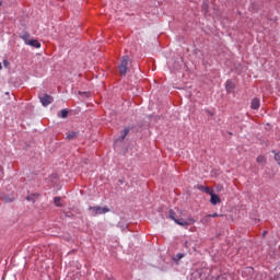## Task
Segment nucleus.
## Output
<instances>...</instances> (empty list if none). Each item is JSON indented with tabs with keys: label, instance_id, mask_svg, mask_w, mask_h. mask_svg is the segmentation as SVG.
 I'll return each instance as SVG.
<instances>
[{
	"label": "nucleus",
	"instance_id": "21",
	"mask_svg": "<svg viewBox=\"0 0 280 280\" xmlns=\"http://www.w3.org/2000/svg\"><path fill=\"white\" fill-rule=\"evenodd\" d=\"M205 8H207V4L203 3V10H205Z\"/></svg>",
	"mask_w": 280,
	"mask_h": 280
},
{
	"label": "nucleus",
	"instance_id": "5",
	"mask_svg": "<svg viewBox=\"0 0 280 280\" xmlns=\"http://www.w3.org/2000/svg\"><path fill=\"white\" fill-rule=\"evenodd\" d=\"M210 202L211 205H220L222 200L220 199V196L215 195L213 190L210 194Z\"/></svg>",
	"mask_w": 280,
	"mask_h": 280
},
{
	"label": "nucleus",
	"instance_id": "11",
	"mask_svg": "<svg viewBox=\"0 0 280 280\" xmlns=\"http://www.w3.org/2000/svg\"><path fill=\"white\" fill-rule=\"evenodd\" d=\"M183 257H185V254L178 253L176 256L173 257V261H175V264H178V261H180Z\"/></svg>",
	"mask_w": 280,
	"mask_h": 280
},
{
	"label": "nucleus",
	"instance_id": "12",
	"mask_svg": "<svg viewBox=\"0 0 280 280\" xmlns=\"http://www.w3.org/2000/svg\"><path fill=\"white\" fill-rule=\"evenodd\" d=\"M59 117H61V119H67V117H69V110L62 109L59 114Z\"/></svg>",
	"mask_w": 280,
	"mask_h": 280
},
{
	"label": "nucleus",
	"instance_id": "9",
	"mask_svg": "<svg viewBox=\"0 0 280 280\" xmlns=\"http://www.w3.org/2000/svg\"><path fill=\"white\" fill-rule=\"evenodd\" d=\"M259 106H260L259 98H253L250 103V108H253V110H259Z\"/></svg>",
	"mask_w": 280,
	"mask_h": 280
},
{
	"label": "nucleus",
	"instance_id": "6",
	"mask_svg": "<svg viewBox=\"0 0 280 280\" xmlns=\"http://www.w3.org/2000/svg\"><path fill=\"white\" fill-rule=\"evenodd\" d=\"M197 189H199V191H203L205 194L211 195L213 189H211L209 186H203V185H198Z\"/></svg>",
	"mask_w": 280,
	"mask_h": 280
},
{
	"label": "nucleus",
	"instance_id": "13",
	"mask_svg": "<svg viewBox=\"0 0 280 280\" xmlns=\"http://www.w3.org/2000/svg\"><path fill=\"white\" fill-rule=\"evenodd\" d=\"M54 202L56 207H62V199L60 197H55Z\"/></svg>",
	"mask_w": 280,
	"mask_h": 280
},
{
	"label": "nucleus",
	"instance_id": "22",
	"mask_svg": "<svg viewBox=\"0 0 280 280\" xmlns=\"http://www.w3.org/2000/svg\"><path fill=\"white\" fill-rule=\"evenodd\" d=\"M0 69H3V67L1 66V63H0Z\"/></svg>",
	"mask_w": 280,
	"mask_h": 280
},
{
	"label": "nucleus",
	"instance_id": "2",
	"mask_svg": "<svg viewBox=\"0 0 280 280\" xmlns=\"http://www.w3.org/2000/svg\"><path fill=\"white\" fill-rule=\"evenodd\" d=\"M89 211L92 215H102V213H108V211H110L108 208L104 207H100V206H94V207H90Z\"/></svg>",
	"mask_w": 280,
	"mask_h": 280
},
{
	"label": "nucleus",
	"instance_id": "10",
	"mask_svg": "<svg viewBox=\"0 0 280 280\" xmlns=\"http://www.w3.org/2000/svg\"><path fill=\"white\" fill-rule=\"evenodd\" d=\"M128 132H130V128L126 127L122 132L121 136L119 137V141H124V139H126V137H128Z\"/></svg>",
	"mask_w": 280,
	"mask_h": 280
},
{
	"label": "nucleus",
	"instance_id": "23",
	"mask_svg": "<svg viewBox=\"0 0 280 280\" xmlns=\"http://www.w3.org/2000/svg\"><path fill=\"white\" fill-rule=\"evenodd\" d=\"M267 232H264L262 235H266Z\"/></svg>",
	"mask_w": 280,
	"mask_h": 280
},
{
	"label": "nucleus",
	"instance_id": "18",
	"mask_svg": "<svg viewBox=\"0 0 280 280\" xmlns=\"http://www.w3.org/2000/svg\"><path fill=\"white\" fill-rule=\"evenodd\" d=\"M221 214H218V212H214L212 214H208V218H220Z\"/></svg>",
	"mask_w": 280,
	"mask_h": 280
},
{
	"label": "nucleus",
	"instance_id": "15",
	"mask_svg": "<svg viewBox=\"0 0 280 280\" xmlns=\"http://www.w3.org/2000/svg\"><path fill=\"white\" fill-rule=\"evenodd\" d=\"M257 163H266V156H264V155H258V156H257Z\"/></svg>",
	"mask_w": 280,
	"mask_h": 280
},
{
	"label": "nucleus",
	"instance_id": "7",
	"mask_svg": "<svg viewBox=\"0 0 280 280\" xmlns=\"http://www.w3.org/2000/svg\"><path fill=\"white\" fill-rule=\"evenodd\" d=\"M26 45H30V47H35V49H40V44L37 39H31L26 42Z\"/></svg>",
	"mask_w": 280,
	"mask_h": 280
},
{
	"label": "nucleus",
	"instance_id": "3",
	"mask_svg": "<svg viewBox=\"0 0 280 280\" xmlns=\"http://www.w3.org/2000/svg\"><path fill=\"white\" fill-rule=\"evenodd\" d=\"M129 58L128 56H124L121 59V62L118 67L119 73H121V75H126V73L128 72V62H129Z\"/></svg>",
	"mask_w": 280,
	"mask_h": 280
},
{
	"label": "nucleus",
	"instance_id": "8",
	"mask_svg": "<svg viewBox=\"0 0 280 280\" xmlns=\"http://www.w3.org/2000/svg\"><path fill=\"white\" fill-rule=\"evenodd\" d=\"M235 89V83H233V81L228 80L225 83V91L228 93H231V91H233Z\"/></svg>",
	"mask_w": 280,
	"mask_h": 280
},
{
	"label": "nucleus",
	"instance_id": "1",
	"mask_svg": "<svg viewBox=\"0 0 280 280\" xmlns=\"http://www.w3.org/2000/svg\"><path fill=\"white\" fill-rule=\"evenodd\" d=\"M168 218L171 220H174L175 224H178L179 226H189V224H194V219L189 218L188 220L185 219H176V212L174 210H170Z\"/></svg>",
	"mask_w": 280,
	"mask_h": 280
},
{
	"label": "nucleus",
	"instance_id": "17",
	"mask_svg": "<svg viewBox=\"0 0 280 280\" xmlns=\"http://www.w3.org/2000/svg\"><path fill=\"white\" fill-rule=\"evenodd\" d=\"M209 218H211V217L206 215L203 219H201V223L207 224V222H209Z\"/></svg>",
	"mask_w": 280,
	"mask_h": 280
},
{
	"label": "nucleus",
	"instance_id": "14",
	"mask_svg": "<svg viewBox=\"0 0 280 280\" xmlns=\"http://www.w3.org/2000/svg\"><path fill=\"white\" fill-rule=\"evenodd\" d=\"M75 137H78V132L75 131H71L67 135V139H75Z\"/></svg>",
	"mask_w": 280,
	"mask_h": 280
},
{
	"label": "nucleus",
	"instance_id": "19",
	"mask_svg": "<svg viewBox=\"0 0 280 280\" xmlns=\"http://www.w3.org/2000/svg\"><path fill=\"white\" fill-rule=\"evenodd\" d=\"M2 65H3V67H10V61H8L7 59H4V60L2 61Z\"/></svg>",
	"mask_w": 280,
	"mask_h": 280
},
{
	"label": "nucleus",
	"instance_id": "20",
	"mask_svg": "<svg viewBox=\"0 0 280 280\" xmlns=\"http://www.w3.org/2000/svg\"><path fill=\"white\" fill-rule=\"evenodd\" d=\"M3 202H14V199H2Z\"/></svg>",
	"mask_w": 280,
	"mask_h": 280
},
{
	"label": "nucleus",
	"instance_id": "4",
	"mask_svg": "<svg viewBox=\"0 0 280 280\" xmlns=\"http://www.w3.org/2000/svg\"><path fill=\"white\" fill-rule=\"evenodd\" d=\"M39 102L42 106H49L54 102V97L49 94L39 95Z\"/></svg>",
	"mask_w": 280,
	"mask_h": 280
},
{
	"label": "nucleus",
	"instance_id": "16",
	"mask_svg": "<svg viewBox=\"0 0 280 280\" xmlns=\"http://www.w3.org/2000/svg\"><path fill=\"white\" fill-rule=\"evenodd\" d=\"M27 38H30V35H28L27 33H24V34L21 36V39H22V40H25L26 44L28 43Z\"/></svg>",
	"mask_w": 280,
	"mask_h": 280
}]
</instances>
